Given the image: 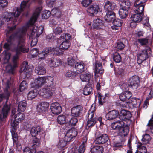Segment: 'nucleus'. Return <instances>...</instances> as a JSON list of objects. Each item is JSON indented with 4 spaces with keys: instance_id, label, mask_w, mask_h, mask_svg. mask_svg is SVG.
Masks as SVG:
<instances>
[{
    "instance_id": "obj_1",
    "label": "nucleus",
    "mask_w": 153,
    "mask_h": 153,
    "mask_svg": "<svg viewBox=\"0 0 153 153\" xmlns=\"http://www.w3.org/2000/svg\"><path fill=\"white\" fill-rule=\"evenodd\" d=\"M53 81V78L51 76L38 77L31 84V87L37 88L45 85L44 87L39 91V93L41 96L49 97L52 96L54 92V88L52 86Z\"/></svg>"
},
{
    "instance_id": "obj_2",
    "label": "nucleus",
    "mask_w": 153,
    "mask_h": 153,
    "mask_svg": "<svg viewBox=\"0 0 153 153\" xmlns=\"http://www.w3.org/2000/svg\"><path fill=\"white\" fill-rule=\"evenodd\" d=\"M42 10V8L41 7H39L37 8L36 9L35 12L33 13L32 17L27 22L26 25L20 29L21 30L24 27H26L27 29H27L30 27H32L33 28L29 36L30 39L31 40L30 45L31 46H33L36 45L38 41L37 38L42 33L43 28L42 26L39 27L38 28L37 26L35 25L33 26V24L39 16ZM26 32L24 34V35L25 34ZM24 36H25V35H24Z\"/></svg>"
},
{
    "instance_id": "obj_3",
    "label": "nucleus",
    "mask_w": 153,
    "mask_h": 153,
    "mask_svg": "<svg viewBox=\"0 0 153 153\" xmlns=\"http://www.w3.org/2000/svg\"><path fill=\"white\" fill-rule=\"evenodd\" d=\"M19 33H18L14 36L12 35L11 36L8 41V42H12L13 44V41L16 39H17L18 44L17 45L14 46L12 49V51L16 52V54L13 57L12 62L14 67H16L17 65V61L19 59V56L21 52L24 53H27L29 49L28 48H25V38L23 36H19Z\"/></svg>"
},
{
    "instance_id": "obj_4",
    "label": "nucleus",
    "mask_w": 153,
    "mask_h": 153,
    "mask_svg": "<svg viewBox=\"0 0 153 153\" xmlns=\"http://www.w3.org/2000/svg\"><path fill=\"white\" fill-rule=\"evenodd\" d=\"M129 121L127 124L126 121H116L113 122L111 126L113 129L117 131L119 136L123 137L128 135L129 131Z\"/></svg>"
},
{
    "instance_id": "obj_5",
    "label": "nucleus",
    "mask_w": 153,
    "mask_h": 153,
    "mask_svg": "<svg viewBox=\"0 0 153 153\" xmlns=\"http://www.w3.org/2000/svg\"><path fill=\"white\" fill-rule=\"evenodd\" d=\"M4 93L0 94V102L4 99L7 100L10 94L9 88L11 86L10 80L4 79L2 80Z\"/></svg>"
},
{
    "instance_id": "obj_6",
    "label": "nucleus",
    "mask_w": 153,
    "mask_h": 153,
    "mask_svg": "<svg viewBox=\"0 0 153 153\" xmlns=\"http://www.w3.org/2000/svg\"><path fill=\"white\" fill-rule=\"evenodd\" d=\"M26 29L27 28L26 27H24L21 30H19L15 33L12 34L10 36L7 40V42L8 43H6L4 44V48L7 50H9L10 48V45L12 44L13 45V48H12V49L13 48L14 46L15 45H17V44H18V40L17 39H15L14 40L13 44L12 43V42H8V41L10 37L12 35H14L15 36H16V35L17 34L19 33L20 34L19 35V36H23L25 37L24 34L26 31Z\"/></svg>"
},
{
    "instance_id": "obj_7",
    "label": "nucleus",
    "mask_w": 153,
    "mask_h": 153,
    "mask_svg": "<svg viewBox=\"0 0 153 153\" xmlns=\"http://www.w3.org/2000/svg\"><path fill=\"white\" fill-rule=\"evenodd\" d=\"M150 50V48L147 47L146 49L139 52L137 58V62L138 64H141L148 58V53Z\"/></svg>"
},
{
    "instance_id": "obj_8",
    "label": "nucleus",
    "mask_w": 153,
    "mask_h": 153,
    "mask_svg": "<svg viewBox=\"0 0 153 153\" xmlns=\"http://www.w3.org/2000/svg\"><path fill=\"white\" fill-rule=\"evenodd\" d=\"M77 134L76 130L75 128L69 129L64 137V140L66 143L71 141L72 139L76 136Z\"/></svg>"
},
{
    "instance_id": "obj_9",
    "label": "nucleus",
    "mask_w": 153,
    "mask_h": 153,
    "mask_svg": "<svg viewBox=\"0 0 153 153\" xmlns=\"http://www.w3.org/2000/svg\"><path fill=\"white\" fill-rule=\"evenodd\" d=\"M127 6L125 5L123 6L119 9V14L120 17L122 19L126 18L128 14V11L130 9V3L129 2H127Z\"/></svg>"
},
{
    "instance_id": "obj_10",
    "label": "nucleus",
    "mask_w": 153,
    "mask_h": 153,
    "mask_svg": "<svg viewBox=\"0 0 153 153\" xmlns=\"http://www.w3.org/2000/svg\"><path fill=\"white\" fill-rule=\"evenodd\" d=\"M129 81L131 86L134 89H137L140 85L139 78L137 76H133L130 77Z\"/></svg>"
},
{
    "instance_id": "obj_11",
    "label": "nucleus",
    "mask_w": 153,
    "mask_h": 153,
    "mask_svg": "<svg viewBox=\"0 0 153 153\" xmlns=\"http://www.w3.org/2000/svg\"><path fill=\"white\" fill-rule=\"evenodd\" d=\"M88 117L89 118L87 122L86 125V128L87 129H88L90 127L94 125L97 119L96 118H93L94 114L92 111H89L88 112Z\"/></svg>"
},
{
    "instance_id": "obj_12",
    "label": "nucleus",
    "mask_w": 153,
    "mask_h": 153,
    "mask_svg": "<svg viewBox=\"0 0 153 153\" xmlns=\"http://www.w3.org/2000/svg\"><path fill=\"white\" fill-rule=\"evenodd\" d=\"M50 109L52 113L55 114H59L62 111L61 106L59 103L56 102L52 103L51 104Z\"/></svg>"
},
{
    "instance_id": "obj_13",
    "label": "nucleus",
    "mask_w": 153,
    "mask_h": 153,
    "mask_svg": "<svg viewBox=\"0 0 153 153\" xmlns=\"http://www.w3.org/2000/svg\"><path fill=\"white\" fill-rule=\"evenodd\" d=\"M108 140V137L107 134H102L95 139L94 143L95 144H103L106 143Z\"/></svg>"
},
{
    "instance_id": "obj_14",
    "label": "nucleus",
    "mask_w": 153,
    "mask_h": 153,
    "mask_svg": "<svg viewBox=\"0 0 153 153\" xmlns=\"http://www.w3.org/2000/svg\"><path fill=\"white\" fill-rule=\"evenodd\" d=\"M28 63L26 61H24L22 65L21 68L20 72L21 74L25 75V77H28L30 75V73L27 69Z\"/></svg>"
},
{
    "instance_id": "obj_15",
    "label": "nucleus",
    "mask_w": 153,
    "mask_h": 153,
    "mask_svg": "<svg viewBox=\"0 0 153 153\" xmlns=\"http://www.w3.org/2000/svg\"><path fill=\"white\" fill-rule=\"evenodd\" d=\"M82 110V107L80 105H77L73 107L71 109V114L73 117H77L79 116L81 111Z\"/></svg>"
},
{
    "instance_id": "obj_16",
    "label": "nucleus",
    "mask_w": 153,
    "mask_h": 153,
    "mask_svg": "<svg viewBox=\"0 0 153 153\" xmlns=\"http://www.w3.org/2000/svg\"><path fill=\"white\" fill-rule=\"evenodd\" d=\"M104 7L105 11H112L115 9L116 7V6L114 2L107 1L105 3Z\"/></svg>"
},
{
    "instance_id": "obj_17",
    "label": "nucleus",
    "mask_w": 153,
    "mask_h": 153,
    "mask_svg": "<svg viewBox=\"0 0 153 153\" xmlns=\"http://www.w3.org/2000/svg\"><path fill=\"white\" fill-rule=\"evenodd\" d=\"M80 77L82 81L85 82H89L91 85L92 83L91 79L92 76L89 72L82 74Z\"/></svg>"
},
{
    "instance_id": "obj_18",
    "label": "nucleus",
    "mask_w": 153,
    "mask_h": 153,
    "mask_svg": "<svg viewBox=\"0 0 153 153\" xmlns=\"http://www.w3.org/2000/svg\"><path fill=\"white\" fill-rule=\"evenodd\" d=\"M120 115H122L123 116V120L119 121H126L128 123V122L129 121V125L131 123L130 120L129 119L131 116V115L130 112L129 111H126L124 110H122L120 113Z\"/></svg>"
},
{
    "instance_id": "obj_19",
    "label": "nucleus",
    "mask_w": 153,
    "mask_h": 153,
    "mask_svg": "<svg viewBox=\"0 0 153 153\" xmlns=\"http://www.w3.org/2000/svg\"><path fill=\"white\" fill-rule=\"evenodd\" d=\"M49 105V104L47 102H42L37 105V111L39 113H43L48 110Z\"/></svg>"
},
{
    "instance_id": "obj_20",
    "label": "nucleus",
    "mask_w": 153,
    "mask_h": 153,
    "mask_svg": "<svg viewBox=\"0 0 153 153\" xmlns=\"http://www.w3.org/2000/svg\"><path fill=\"white\" fill-rule=\"evenodd\" d=\"M132 94L128 91H125L121 93L119 96V98L123 101L128 100L132 96Z\"/></svg>"
},
{
    "instance_id": "obj_21",
    "label": "nucleus",
    "mask_w": 153,
    "mask_h": 153,
    "mask_svg": "<svg viewBox=\"0 0 153 153\" xmlns=\"http://www.w3.org/2000/svg\"><path fill=\"white\" fill-rule=\"evenodd\" d=\"M94 67L95 76H96L97 74L98 73L101 74L103 72L104 70L102 69V64L100 62L96 61L95 62Z\"/></svg>"
},
{
    "instance_id": "obj_22",
    "label": "nucleus",
    "mask_w": 153,
    "mask_h": 153,
    "mask_svg": "<svg viewBox=\"0 0 153 153\" xmlns=\"http://www.w3.org/2000/svg\"><path fill=\"white\" fill-rule=\"evenodd\" d=\"M10 109V106L9 105H6L4 106L2 109L3 116L0 114V122L3 120V119L7 117Z\"/></svg>"
},
{
    "instance_id": "obj_23",
    "label": "nucleus",
    "mask_w": 153,
    "mask_h": 153,
    "mask_svg": "<svg viewBox=\"0 0 153 153\" xmlns=\"http://www.w3.org/2000/svg\"><path fill=\"white\" fill-rule=\"evenodd\" d=\"M105 12L107 13L104 17L105 20L108 22L113 20L115 18V13L112 11Z\"/></svg>"
},
{
    "instance_id": "obj_24",
    "label": "nucleus",
    "mask_w": 153,
    "mask_h": 153,
    "mask_svg": "<svg viewBox=\"0 0 153 153\" xmlns=\"http://www.w3.org/2000/svg\"><path fill=\"white\" fill-rule=\"evenodd\" d=\"M24 118L25 115L22 113H19L14 115L13 117V119L11 121V123L14 121L15 123H17L18 125V123L23 120Z\"/></svg>"
},
{
    "instance_id": "obj_25",
    "label": "nucleus",
    "mask_w": 153,
    "mask_h": 153,
    "mask_svg": "<svg viewBox=\"0 0 153 153\" xmlns=\"http://www.w3.org/2000/svg\"><path fill=\"white\" fill-rule=\"evenodd\" d=\"M118 114L117 111L114 110H113L107 114L105 117L108 120H112L116 118Z\"/></svg>"
},
{
    "instance_id": "obj_26",
    "label": "nucleus",
    "mask_w": 153,
    "mask_h": 153,
    "mask_svg": "<svg viewBox=\"0 0 153 153\" xmlns=\"http://www.w3.org/2000/svg\"><path fill=\"white\" fill-rule=\"evenodd\" d=\"M30 133L33 137H35L37 135H40L42 133L41 128L39 126L33 127L31 130Z\"/></svg>"
},
{
    "instance_id": "obj_27",
    "label": "nucleus",
    "mask_w": 153,
    "mask_h": 153,
    "mask_svg": "<svg viewBox=\"0 0 153 153\" xmlns=\"http://www.w3.org/2000/svg\"><path fill=\"white\" fill-rule=\"evenodd\" d=\"M99 10L98 5L95 4L91 5L88 9V12L92 14H97Z\"/></svg>"
},
{
    "instance_id": "obj_28",
    "label": "nucleus",
    "mask_w": 153,
    "mask_h": 153,
    "mask_svg": "<svg viewBox=\"0 0 153 153\" xmlns=\"http://www.w3.org/2000/svg\"><path fill=\"white\" fill-rule=\"evenodd\" d=\"M143 14H141L137 13L132 14L131 17L132 21L136 22H139L142 20Z\"/></svg>"
},
{
    "instance_id": "obj_29",
    "label": "nucleus",
    "mask_w": 153,
    "mask_h": 153,
    "mask_svg": "<svg viewBox=\"0 0 153 153\" xmlns=\"http://www.w3.org/2000/svg\"><path fill=\"white\" fill-rule=\"evenodd\" d=\"M93 26L94 28H100L103 25V22L100 19L97 18L94 20Z\"/></svg>"
},
{
    "instance_id": "obj_30",
    "label": "nucleus",
    "mask_w": 153,
    "mask_h": 153,
    "mask_svg": "<svg viewBox=\"0 0 153 153\" xmlns=\"http://www.w3.org/2000/svg\"><path fill=\"white\" fill-rule=\"evenodd\" d=\"M113 23V25L111 26V28L114 30L118 29L122 24L121 20L119 19H114Z\"/></svg>"
},
{
    "instance_id": "obj_31",
    "label": "nucleus",
    "mask_w": 153,
    "mask_h": 153,
    "mask_svg": "<svg viewBox=\"0 0 153 153\" xmlns=\"http://www.w3.org/2000/svg\"><path fill=\"white\" fill-rule=\"evenodd\" d=\"M39 91L38 92L36 89H34L31 90L27 94V98L29 100H31L35 97L37 94H39Z\"/></svg>"
},
{
    "instance_id": "obj_32",
    "label": "nucleus",
    "mask_w": 153,
    "mask_h": 153,
    "mask_svg": "<svg viewBox=\"0 0 153 153\" xmlns=\"http://www.w3.org/2000/svg\"><path fill=\"white\" fill-rule=\"evenodd\" d=\"M35 72L39 75H43L46 72L45 68L40 65L35 69Z\"/></svg>"
},
{
    "instance_id": "obj_33",
    "label": "nucleus",
    "mask_w": 153,
    "mask_h": 153,
    "mask_svg": "<svg viewBox=\"0 0 153 153\" xmlns=\"http://www.w3.org/2000/svg\"><path fill=\"white\" fill-rule=\"evenodd\" d=\"M68 116L66 115H59L57 118V120L58 123L60 124H63L66 121H68Z\"/></svg>"
},
{
    "instance_id": "obj_34",
    "label": "nucleus",
    "mask_w": 153,
    "mask_h": 153,
    "mask_svg": "<svg viewBox=\"0 0 153 153\" xmlns=\"http://www.w3.org/2000/svg\"><path fill=\"white\" fill-rule=\"evenodd\" d=\"M103 150L102 146H97L93 147L91 151L92 153H102Z\"/></svg>"
},
{
    "instance_id": "obj_35",
    "label": "nucleus",
    "mask_w": 153,
    "mask_h": 153,
    "mask_svg": "<svg viewBox=\"0 0 153 153\" xmlns=\"http://www.w3.org/2000/svg\"><path fill=\"white\" fill-rule=\"evenodd\" d=\"M49 52V50L48 48L45 49L43 51L39 54L38 55L39 59L41 60L45 59Z\"/></svg>"
},
{
    "instance_id": "obj_36",
    "label": "nucleus",
    "mask_w": 153,
    "mask_h": 153,
    "mask_svg": "<svg viewBox=\"0 0 153 153\" xmlns=\"http://www.w3.org/2000/svg\"><path fill=\"white\" fill-rule=\"evenodd\" d=\"M75 68L76 70L77 74L79 72H83L84 70V64L80 62H77L75 65Z\"/></svg>"
},
{
    "instance_id": "obj_37",
    "label": "nucleus",
    "mask_w": 153,
    "mask_h": 153,
    "mask_svg": "<svg viewBox=\"0 0 153 153\" xmlns=\"http://www.w3.org/2000/svg\"><path fill=\"white\" fill-rule=\"evenodd\" d=\"M134 6L136 7V9L135 10V13L143 15L144 5L141 4L136 6L134 3Z\"/></svg>"
},
{
    "instance_id": "obj_38",
    "label": "nucleus",
    "mask_w": 153,
    "mask_h": 153,
    "mask_svg": "<svg viewBox=\"0 0 153 153\" xmlns=\"http://www.w3.org/2000/svg\"><path fill=\"white\" fill-rule=\"evenodd\" d=\"M27 104L25 101H22L18 105V111H24L26 109Z\"/></svg>"
},
{
    "instance_id": "obj_39",
    "label": "nucleus",
    "mask_w": 153,
    "mask_h": 153,
    "mask_svg": "<svg viewBox=\"0 0 153 153\" xmlns=\"http://www.w3.org/2000/svg\"><path fill=\"white\" fill-rule=\"evenodd\" d=\"M63 42L59 46L60 48L63 50L68 49L71 45L69 42L67 40H63Z\"/></svg>"
},
{
    "instance_id": "obj_40",
    "label": "nucleus",
    "mask_w": 153,
    "mask_h": 153,
    "mask_svg": "<svg viewBox=\"0 0 153 153\" xmlns=\"http://www.w3.org/2000/svg\"><path fill=\"white\" fill-rule=\"evenodd\" d=\"M92 84L87 85L85 87L83 90V94L85 95L89 94L92 91Z\"/></svg>"
},
{
    "instance_id": "obj_41",
    "label": "nucleus",
    "mask_w": 153,
    "mask_h": 153,
    "mask_svg": "<svg viewBox=\"0 0 153 153\" xmlns=\"http://www.w3.org/2000/svg\"><path fill=\"white\" fill-rule=\"evenodd\" d=\"M11 125L12 127L11 130L12 135H13L15 134H17L16 132V131L18 127V123H16L14 121L12 122L11 123Z\"/></svg>"
},
{
    "instance_id": "obj_42",
    "label": "nucleus",
    "mask_w": 153,
    "mask_h": 153,
    "mask_svg": "<svg viewBox=\"0 0 153 153\" xmlns=\"http://www.w3.org/2000/svg\"><path fill=\"white\" fill-rule=\"evenodd\" d=\"M32 144V146L33 148H36L41 145V142L39 139L35 138L33 140Z\"/></svg>"
},
{
    "instance_id": "obj_43",
    "label": "nucleus",
    "mask_w": 153,
    "mask_h": 153,
    "mask_svg": "<svg viewBox=\"0 0 153 153\" xmlns=\"http://www.w3.org/2000/svg\"><path fill=\"white\" fill-rule=\"evenodd\" d=\"M131 103L134 107L140 106V101L136 98H132L131 100Z\"/></svg>"
},
{
    "instance_id": "obj_44",
    "label": "nucleus",
    "mask_w": 153,
    "mask_h": 153,
    "mask_svg": "<svg viewBox=\"0 0 153 153\" xmlns=\"http://www.w3.org/2000/svg\"><path fill=\"white\" fill-rule=\"evenodd\" d=\"M77 73L75 71H73L71 70L68 71L66 74V76L68 78L73 77L77 75Z\"/></svg>"
},
{
    "instance_id": "obj_45",
    "label": "nucleus",
    "mask_w": 153,
    "mask_h": 153,
    "mask_svg": "<svg viewBox=\"0 0 153 153\" xmlns=\"http://www.w3.org/2000/svg\"><path fill=\"white\" fill-rule=\"evenodd\" d=\"M16 67H14V65H11L9 64L7 65L6 68V70L7 72L12 74H13V71L14 68Z\"/></svg>"
},
{
    "instance_id": "obj_46",
    "label": "nucleus",
    "mask_w": 153,
    "mask_h": 153,
    "mask_svg": "<svg viewBox=\"0 0 153 153\" xmlns=\"http://www.w3.org/2000/svg\"><path fill=\"white\" fill-rule=\"evenodd\" d=\"M76 61V58L74 57H69L68 58L67 62L68 64L71 66L74 65Z\"/></svg>"
},
{
    "instance_id": "obj_47",
    "label": "nucleus",
    "mask_w": 153,
    "mask_h": 153,
    "mask_svg": "<svg viewBox=\"0 0 153 153\" xmlns=\"http://www.w3.org/2000/svg\"><path fill=\"white\" fill-rule=\"evenodd\" d=\"M52 14L56 16L57 17H59L61 16V12L58 9L54 8L51 10V12Z\"/></svg>"
},
{
    "instance_id": "obj_48",
    "label": "nucleus",
    "mask_w": 153,
    "mask_h": 153,
    "mask_svg": "<svg viewBox=\"0 0 153 153\" xmlns=\"http://www.w3.org/2000/svg\"><path fill=\"white\" fill-rule=\"evenodd\" d=\"M27 87V82L25 81H23L21 83L19 89L20 91H22L26 89Z\"/></svg>"
},
{
    "instance_id": "obj_49",
    "label": "nucleus",
    "mask_w": 153,
    "mask_h": 153,
    "mask_svg": "<svg viewBox=\"0 0 153 153\" xmlns=\"http://www.w3.org/2000/svg\"><path fill=\"white\" fill-rule=\"evenodd\" d=\"M51 14V13L49 11L45 10L42 12V17L45 19H47L50 16Z\"/></svg>"
},
{
    "instance_id": "obj_50",
    "label": "nucleus",
    "mask_w": 153,
    "mask_h": 153,
    "mask_svg": "<svg viewBox=\"0 0 153 153\" xmlns=\"http://www.w3.org/2000/svg\"><path fill=\"white\" fill-rule=\"evenodd\" d=\"M113 59L117 63L120 62L121 60L120 55L117 53H115L114 54Z\"/></svg>"
},
{
    "instance_id": "obj_51",
    "label": "nucleus",
    "mask_w": 153,
    "mask_h": 153,
    "mask_svg": "<svg viewBox=\"0 0 153 153\" xmlns=\"http://www.w3.org/2000/svg\"><path fill=\"white\" fill-rule=\"evenodd\" d=\"M67 143L63 140H59L57 145V146L59 149H61L64 147L66 145Z\"/></svg>"
},
{
    "instance_id": "obj_52",
    "label": "nucleus",
    "mask_w": 153,
    "mask_h": 153,
    "mask_svg": "<svg viewBox=\"0 0 153 153\" xmlns=\"http://www.w3.org/2000/svg\"><path fill=\"white\" fill-rule=\"evenodd\" d=\"M138 42L141 45H145L148 43V40L146 38L139 39H138Z\"/></svg>"
},
{
    "instance_id": "obj_53",
    "label": "nucleus",
    "mask_w": 153,
    "mask_h": 153,
    "mask_svg": "<svg viewBox=\"0 0 153 153\" xmlns=\"http://www.w3.org/2000/svg\"><path fill=\"white\" fill-rule=\"evenodd\" d=\"M71 38V36L70 35L68 34H63L60 37V40L62 41L67 40L68 41Z\"/></svg>"
},
{
    "instance_id": "obj_54",
    "label": "nucleus",
    "mask_w": 153,
    "mask_h": 153,
    "mask_svg": "<svg viewBox=\"0 0 153 153\" xmlns=\"http://www.w3.org/2000/svg\"><path fill=\"white\" fill-rule=\"evenodd\" d=\"M92 2V0H83L81 2L82 5L84 7H87Z\"/></svg>"
},
{
    "instance_id": "obj_55",
    "label": "nucleus",
    "mask_w": 153,
    "mask_h": 153,
    "mask_svg": "<svg viewBox=\"0 0 153 153\" xmlns=\"http://www.w3.org/2000/svg\"><path fill=\"white\" fill-rule=\"evenodd\" d=\"M105 96H101L100 94L98 93V101L99 103L100 104L103 105L105 101Z\"/></svg>"
},
{
    "instance_id": "obj_56",
    "label": "nucleus",
    "mask_w": 153,
    "mask_h": 153,
    "mask_svg": "<svg viewBox=\"0 0 153 153\" xmlns=\"http://www.w3.org/2000/svg\"><path fill=\"white\" fill-rule=\"evenodd\" d=\"M68 122L69 124L72 125H75L78 122V120L76 118H72L68 120Z\"/></svg>"
},
{
    "instance_id": "obj_57",
    "label": "nucleus",
    "mask_w": 153,
    "mask_h": 153,
    "mask_svg": "<svg viewBox=\"0 0 153 153\" xmlns=\"http://www.w3.org/2000/svg\"><path fill=\"white\" fill-rule=\"evenodd\" d=\"M150 138L149 135L147 134H145L143 137L142 140L145 143H148L150 140Z\"/></svg>"
},
{
    "instance_id": "obj_58",
    "label": "nucleus",
    "mask_w": 153,
    "mask_h": 153,
    "mask_svg": "<svg viewBox=\"0 0 153 153\" xmlns=\"http://www.w3.org/2000/svg\"><path fill=\"white\" fill-rule=\"evenodd\" d=\"M129 85L126 82L123 83L120 87V88L123 91H127V90L128 89Z\"/></svg>"
},
{
    "instance_id": "obj_59",
    "label": "nucleus",
    "mask_w": 153,
    "mask_h": 153,
    "mask_svg": "<svg viewBox=\"0 0 153 153\" xmlns=\"http://www.w3.org/2000/svg\"><path fill=\"white\" fill-rule=\"evenodd\" d=\"M10 56L11 54L10 53L7 52H5V54L4 56V63H6L8 62Z\"/></svg>"
},
{
    "instance_id": "obj_60",
    "label": "nucleus",
    "mask_w": 153,
    "mask_h": 153,
    "mask_svg": "<svg viewBox=\"0 0 153 153\" xmlns=\"http://www.w3.org/2000/svg\"><path fill=\"white\" fill-rule=\"evenodd\" d=\"M53 32L55 34H58L62 33V30L61 27H58L53 28Z\"/></svg>"
},
{
    "instance_id": "obj_61",
    "label": "nucleus",
    "mask_w": 153,
    "mask_h": 153,
    "mask_svg": "<svg viewBox=\"0 0 153 153\" xmlns=\"http://www.w3.org/2000/svg\"><path fill=\"white\" fill-rule=\"evenodd\" d=\"M38 50L36 48L32 49L30 51V53L33 58L36 57L38 53Z\"/></svg>"
},
{
    "instance_id": "obj_62",
    "label": "nucleus",
    "mask_w": 153,
    "mask_h": 153,
    "mask_svg": "<svg viewBox=\"0 0 153 153\" xmlns=\"http://www.w3.org/2000/svg\"><path fill=\"white\" fill-rule=\"evenodd\" d=\"M96 77L95 79V80L97 83L96 87L98 90H99L100 88V77L98 76H97Z\"/></svg>"
},
{
    "instance_id": "obj_63",
    "label": "nucleus",
    "mask_w": 153,
    "mask_h": 153,
    "mask_svg": "<svg viewBox=\"0 0 153 153\" xmlns=\"http://www.w3.org/2000/svg\"><path fill=\"white\" fill-rule=\"evenodd\" d=\"M147 0H135V5L137 6L139 5L144 4H143L146 2Z\"/></svg>"
},
{
    "instance_id": "obj_64",
    "label": "nucleus",
    "mask_w": 153,
    "mask_h": 153,
    "mask_svg": "<svg viewBox=\"0 0 153 153\" xmlns=\"http://www.w3.org/2000/svg\"><path fill=\"white\" fill-rule=\"evenodd\" d=\"M125 47L124 45L122 42H119L117 43L116 48L117 49L121 50Z\"/></svg>"
}]
</instances>
